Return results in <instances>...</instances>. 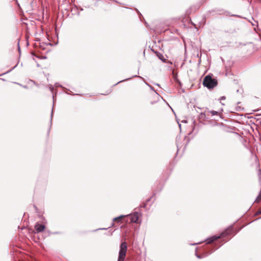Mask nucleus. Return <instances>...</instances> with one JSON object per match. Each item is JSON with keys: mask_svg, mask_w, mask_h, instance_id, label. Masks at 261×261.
<instances>
[{"mask_svg": "<svg viewBox=\"0 0 261 261\" xmlns=\"http://www.w3.org/2000/svg\"><path fill=\"white\" fill-rule=\"evenodd\" d=\"M225 99V96H222V97H221V99L224 100Z\"/></svg>", "mask_w": 261, "mask_h": 261, "instance_id": "obj_14", "label": "nucleus"}, {"mask_svg": "<svg viewBox=\"0 0 261 261\" xmlns=\"http://www.w3.org/2000/svg\"><path fill=\"white\" fill-rule=\"evenodd\" d=\"M199 243H195V244H193L192 245H196V244H199Z\"/></svg>", "mask_w": 261, "mask_h": 261, "instance_id": "obj_17", "label": "nucleus"}, {"mask_svg": "<svg viewBox=\"0 0 261 261\" xmlns=\"http://www.w3.org/2000/svg\"><path fill=\"white\" fill-rule=\"evenodd\" d=\"M232 230V227H229L227 229H226L224 231L221 233V234L220 236H213L205 240L206 241L207 244H211V243L213 242L214 241L217 240L219 238L224 237L228 234H229Z\"/></svg>", "mask_w": 261, "mask_h": 261, "instance_id": "obj_2", "label": "nucleus"}, {"mask_svg": "<svg viewBox=\"0 0 261 261\" xmlns=\"http://www.w3.org/2000/svg\"><path fill=\"white\" fill-rule=\"evenodd\" d=\"M126 216H129L130 218V222L132 223H136L137 222L139 219V213L137 212H135L133 214L126 215H121L119 217L114 218L113 220L114 222L116 221L117 220H119L121 219L122 218H124Z\"/></svg>", "mask_w": 261, "mask_h": 261, "instance_id": "obj_4", "label": "nucleus"}, {"mask_svg": "<svg viewBox=\"0 0 261 261\" xmlns=\"http://www.w3.org/2000/svg\"><path fill=\"white\" fill-rule=\"evenodd\" d=\"M15 67H16V66H14V67L12 69H11V70H10L8 71L7 72H6V73L9 72H10V71H11L13 69H14ZM4 74H5V73Z\"/></svg>", "mask_w": 261, "mask_h": 261, "instance_id": "obj_13", "label": "nucleus"}, {"mask_svg": "<svg viewBox=\"0 0 261 261\" xmlns=\"http://www.w3.org/2000/svg\"><path fill=\"white\" fill-rule=\"evenodd\" d=\"M217 84V80L213 79L210 75H206L203 81V85L209 89L214 88Z\"/></svg>", "mask_w": 261, "mask_h": 261, "instance_id": "obj_1", "label": "nucleus"}, {"mask_svg": "<svg viewBox=\"0 0 261 261\" xmlns=\"http://www.w3.org/2000/svg\"><path fill=\"white\" fill-rule=\"evenodd\" d=\"M156 55L158 57V58L162 60L163 62H166V59L164 58L163 55L161 54V53H157Z\"/></svg>", "mask_w": 261, "mask_h": 261, "instance_id": "obj_7", "label": "nucleus"}, {"mask_svg": "<svg viewBox=\"0 0 261 261\" xmlns=\"http://www.w3.org/2000/svg\"><path fill=\"white\" fill-rule=\"evenodd\" d=\"M261 200V193L259 192L258 196L256 198L255 202H258Z\"/></svg>", "mask_w": 261, "mask_h": 261, "instance_id": "obj_8", "label": "nucleus"}, {"mask_svg": "<svg viewBox=\"0 0 261 261\" xmlns=\"http://www.w3.org/2000/svg\"><path fill=\"white\" fill-rule=\"evenodd\" d=\"M100 229H106V228H100Z\"/></svg>", "mask_w": 261, "mask_h": 261, "instance_id": "obj_18", "label": "nucleus"}, {"mask_svg": "<svg viewBox=\"0 0 261 261\" xmlns=\"http://www.w3.org/2000/svg\"><path fill=\"white\" fill-rule=\"evenodd\" d=\"M196 257L198 258H201L202 257V256H201V255H198L197 254V253H196Z\"/></svg>", "mask_w": 261, "mask_h": 261, "instance_id": "obj_9", "label": "nucleus"}, {"mask_svg": "<svg viewBox=\"0 0 261 261\" xmlns=\"http://www.w3.org/2000/svg\"><path fill=\"white\" fill-rule=\"evenodd\" d=\"M80 10L82 11V10H83V9L82 8H80Z\"/></svg>", "mask_w": 261, "mask_h": 261, "instance_id": "obj_19", "label": "nucleus"}, {"mask_svg": "<svg viewBox=\"0 0 261 261\" xmlns=\"http://www.w3.org/2000/svg\"><path fill=\"white\" fill-rule=\"evenodd\" d=\"M49 89L51 91H53L54 90V87L52 85H50L49 86Z\"/></svg>", "mask_w": 261, "mask_h": 261, "instance_id": "obj_10", "label": "nucleus"}, {"mask_svg": "<svg viewBox=\"0 0 261 261\" xmlns=\"http://www.w3.org/2000/svg\"><path fill=\"white\" fill-rule=\"evenodd\" d=\"M209 113L211 114L212 115V116H214L215 115H217L218 112L215 111H208L207 112V114H206L205 113H201V117H205L206 116V115H208Z\"/></svg>", "mask_w": 261, "mask_h": 261, "instance_id": "obj_6", "label": "nucleus"}, {"mask_svg": "<svg viewBox=\"0 0 261 261\" xmlns=\"http://www.w3.org/2000/svg\"><path fill=\"white\" fill-rule=\"evenodd\" d=\"M127 251V244L126 242H122L120 246L119 256L117 261H124Z\"/></svg>", "mask_w": 261, "mask_h": 261, "instance_id": "obj_3", "label": "nucleus"}, {"mask_svg": "<svg viewBox=\"0 0 261 261\" xmlns=\"http://www.w3.org/2000/svg\"><path fill=\"white\" fill-rule=\"evenodd\" d=\"M261 214V210H258V211L256 213V215H258Z\"/></svg>", "mask_w": 261, "mask_h": 261, "instance_id": "obj_11", "label": "nucleus"}, {"mask_svg": "<svg viewBox=\"0 0 261 261\" xmlns=\"http://www.w3.org/2000/svg\"><path fill=\"white\" fill-rule=\"evenodd\" d=\"M18 50H20V47H19V43H18Z\"/></svg>", "mask_w": 261, "mask_h": 261, "instance_id": "obj_16", "label": "nucleus"}, {"mask_svg": "<svg viewBox=\"0 0 261 261\" xmlns=\"http://www.w3.org/2000/svg\"><path fill=\"white\" fill-rule=\"evenodd\" d=\"M53 109H52V112H51V121L52 120V118H53Z\"/></svg>", "mask_w": 261, "mask_h": 261, "instance_id": "obj_12", "label": "nucleus"}, {"mask_svg": "<svg viewBox=\"0 0 261 261\" xmlns=\"http://www.w3.org/2000/svg\"><path fill=\"white\" fill-rule=\"evenodd\" d=\"M35 228L37 233L42 232L45 229V226L43 224L36 223L35 225Z\"/></svg>", "mask_w": 261, "mask_h": 261, "instance_id": "obj_5", "label": "nucleus"}, {"mask_svg": "<svg viewBox=\"0 0 261 261\" xmlns=\"http://www.w3.org/2000/svg\"><path fill=\"white\" fill-rule=\"evenodd\" d=\"M126 80H123V81H120L118 82L117 83V84H119V83H121V82H123V81H126Z\"/></svg>", "mask_w": 261, "mask_h": 261, "instance_id": "obj_15", "label": "nucleus"}]
</instances>
